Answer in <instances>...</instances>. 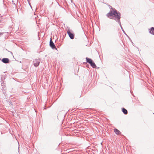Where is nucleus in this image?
Returning a JSON list of instances; mask_svg holds the SVG:
<instances>
[{"label":"nucleus","instance_id":"1","mask_svg":"<svg viewBox=\"0 0 154 154\" xmlns=\"http://www.w3.org/2000/svg\"><path fill=\"white\" fill-rule=\"evenodd\" d=\"M108 6L110 9L109 12L106 14L108 18L115 20L121 16V14L119 11L112 8L110 5H108Z\"/></svg>","mask_w":154,"mask_h":154},{"label":"nucleus","instance_id":"2","mask_svg":"<svg viewBox=\"0 0 154 154\" xmlns=\"http://www.w3.org/2000/svg\"><path fill=\"white\" fill-rule=\"evenodd\" d=\"M67 32L70 39H73L74 38L75 34L73 33L72 30H71L69 29L67 30Z\"/></svg>","mask_w":154,"mask_h":154},{"label":"nucleus","instance_id":"3","mask_svg":"<svg viewBox=\"0 0 154 154\" xmlns=\"http://www.w3.org/2000/svg\"><path fill=\"white\" fill-rule=\"evenodd\" d=\"M49 45L50 47L53 49H55L57 50L54 43L52 41L51 38L49 42Z\"/></svg>","mask_w":154,"mask_h":154},{"label":"nucleus","instance_id":"4","mask_svg":"<svg viewBox=\"0 0 154 154\" xmlns=\"http://www.w3.org/2000/svg\"><path fill=\"white\" fill-rule=\"evenodd\" d=\"M40 61V60L39 59H35L33 62L34 65L36 67L38 66L39 64Z\"/></svg>","mask_w":154,"mask_h":154},{"label":"nucleus","instance_id":"5","mask_svg":"<svg viewBox=\"0 0 154 154\" xmlns=\"http://www.w3.org/2000/svg\"><path fill=\"white\" fill-rule=\"evenodd\" d=\"M0 60H1L2 62L5 64L8 63H9V60L7 58H4L2 59L0 58Z\"/></svg>","mask_w":154,"mask_h":154},{"label":"nucleus","instance_id":"6","mask_svg":"<svg viewBox=\"0 0 154 154\" xmlns=\"http://www.w3.org/2000/svg\"><path fill=\"white\" fill-rule=\"evenodd\" d=\"M121 18V17L120 16L118 18L116 19V20H115L116 22H117L119 23V24L120 26L121 27V28H122V26L121 25V21H120V20Z\"/></svg>","mask_w":154,"mask_h":154},{"label":"nucleus","instance_id":"7","mask_svg":"<svg viewBox=\"0 0 154 154\" xmlns=\"http://www.w3.org/2000/svg\"><path fill=\"white\" fill-rule=\"evenodd\" d=\"M149 32L151 34L154 35V27H152L149 29Z\"/></svg>","mask_w":154,"mask_h":154},{"label":"nucleus","instance_id":"8","mask_svg":"<svg viewBox=\"0 0 154 154\" xmlns=\"http://www.w3.org/2000/svg\"><path fill=\"white\" fill-rule=\"evenodd\" d=\"M114 131L117 135H119L121 134V133L120 131L116 128L114 129Z\"/></svg>","mask_w":154,"mask_h":154},{"label":"nucleus","instance_id":"9","mask_svg":"<svg viewBox=\"0 0 154 154\" xmlns=\"http://www.w3.org/2000/svg\"><path fill=\"white\" fill-rule=\"evenodd\" d=\"M86 62L89 63V64L91 63L93 61V60L89 58L88 57H86Z\"/></svg>","mask_w":154,"mask_h":154},{"label":"nucleus","instance_id":"10","mask_svg":"<svg viewBox=\"0 0 154 154\" xmlns=\"http://www.w3.org/2000/svg\"><path fill=\"white\" fill-rule=\"evenodd\" d=\"M90 65L91 66H92L93 68H96L97 67L95 63L93 61L92 62L90 63Z\"/></svg>","mask_w":154,"mask_h":154},{"label":"nucleus","instance_id":"11","mask_svg":"<svg viewBox=\"0 0 154 154\" xmlns=\"http://www.w3.org/2000/svg\"><path fill=\"white\" fill-rule=\"evenodd\" d=\"M122 109V111L123 113L125 115H126L128 114V111L125 109L124 108H123Z\"/></svg>","mask_w":154,"mask_h":154},{"label":"nucleus","instance_id":"12","mask_svg":"<svg viewBox=\"0 0 154 154\" xmlns=\"http://www.w3.org/2000/svg\"><path fill=\"white\" fill-rule=\"evenodd\" d=\"M5 76H3V75H2L1 77V79L2 80H5Z\"/></svg>","mask_w":154,"mask_h":154},{"label":"nucleus","instance_id":"13","mask_svg":"<svg viewBox=\"0 0 154 154\" xmlns=\"http://www.w3.org/2000/svg\"><path fill=\"white\" fill-rule=\"evenodd\" d=\"M122 29L123 31V32L127 36H128V35L126 34V33L125 32V31H124V29H123L122 28Z\"/></svg>","mask_w":154,"mask_h":154},{"label":"nucleus","instance_id":"14","mask_svg":"<svg viewBox=\"0 0 154 154\" xmlns=\"http://www.w3.org/2000/svg\"><path fill=\"white\" fill-rule=\"evenodd\" d=\"M27 1H28V2H29V4L30 5L29 3V0H27Z\"/></svg>","mask_w":154,"mask_h":154},{"label":"nucleus","instance_id":"15","mask_svg":"<svg viewBox=\"0 0 154 154\" xmlns=\"http://www.w3.org/2000/svg\"><path fill=\"white\" fill-rule=\"evenodd\" d=\"M45 107H44V108H45ZM44 109H45V108H44Z\"/></svg>","mask_w":154,"mask_h":154}]
</instances>
